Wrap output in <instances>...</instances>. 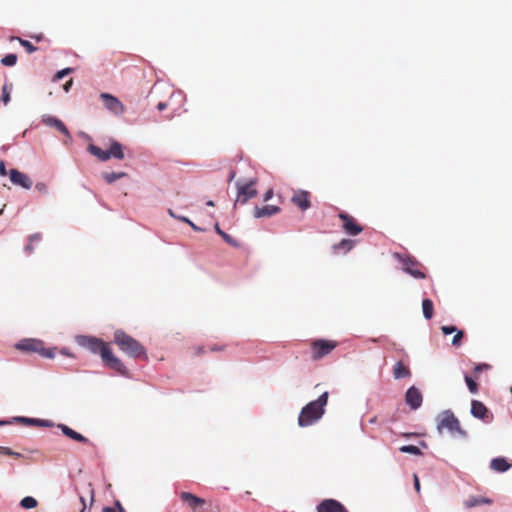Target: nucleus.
Listing matches in <instances>:
<instances>
[{
    "instance_id": "1",
    "label": "nucleus",
    "mask_w": 512,
    "mask_h": 512,
    "mask_svg": "<svg viewBox=\"0 0 512 512\" xmlns=\"http://www.w3.org/2000/svg\"><path fill=\"white\" fill-rule=\"evenodd\" d=\"M77 343L94 354L101 356L103 364L121 375L127 374V369L120 358L115 356L109 343L94 336L80 335L76 337Z\"/></svg>"
},
{
    "instance_id": "2",
    "label": "nucleus",
    "mask_w": 512,
    "mask_h": 512,
    "mask_svg": "<svg viewBox=\"0 0 512 512\" xmlns=\"http://www.w3.org/2000/svg\"><path fill=\"white\" fill-rule=\"evenodd\" d=\"M328 402V392L321 394L316 400L309 402L302 409L298 417V425L307 427L321 419Z\"/></svg>"
},
{
    "instance_id": "3",
    "label": "nucleus",
    "mask_w": 512,
    "mask_h": 512,
    "mask_svg": "<svg viewBox=\"0 0 512 512\" xmlns=\"http://www.w3.org/2000/svg\"><path fill=\"white\" fill-rule=\"evenodd\" d=\"M113 340L114 343L119 347V349L125 354H127L129 357L136 359L148 358L144 346L123 330H116L114 332Z\"/></svg>"
},
{
    "instance_id": "4",
    "label": "nucleus",
    "mask_w": 512,
    "mask_h": 512,
    "mask_svg": "<svg viewBox=\"0 0 512 512\" xmlns=\"http://www.w3.org/2000/svg\"><path fill=\"white\" fill-rule=\"evenodd\" d=\"M87 150L90 154L97 157L100 161H108L111 158L122 160L124 158L123 146L115 140H111L110 146L107 150H102L94 144H89Z\"/></svg>"
},
{
    "instance_id": "5",
    "label": "nucleus",
    "mask_w": 512,
    "mask_h": 512,
    "mask_svg": "<svg viewBox=\"0 0 512 512\" xmlns=\"http://www.w3.org/2000/svg\"><path fill=\"white\" fill-rule=\"evenodd\" d=\"M437 429L440 433L446 429L454 437L465 438L467 436V432L461 428L458 418L450 410H446L440 415Z\"/></svg>"
},
{
    "instance_id": "6",
    "label": "nucleus",
    "mask_w": 512,
    "mask_h": 512,
    "mask_svg": "<svg viewBox=\"0 0 512 512\" xmlns=\"http://www.w3.org/2000/svg\"><path fill=\"white\" fill-rule=\"evenodd\" d=\"M15 347L23 352L38 353L45 358H53L55 356L54 350L45 348L44 343L38 339H23Z\"/></svg>"
},
{
    "instance_id": "7",
    "label": "nucleus",
    "mask_w": 512,
    "mask_h": 512,
    "mask_svg": "<svg viewBox=\"0 0 512 512\" xmlns=\"http://www.w3.org/2000/svg\"><path fill=\"white\" fill-rule=\"evenodd\" d=\"M338 342L335 340L315 339L310 343L312 360H319L329 355L336 347Z\"/></svg>"
},
{
    "instance_id": "8",
    "label": "nucleus",
    "mask_w": 512,
    "mask_h": 512,
    "mask_svg": "<svg viewBox=\"0 0 512 512\" xmlns=\"http://www.w3.org/2000/svg\"><path fill=\"white\" fill-rule=\"evenodd\" d=\"M257 181L255 179L250 180L248 183H241L237 182V197L235 200L234 205H244L246 204L250 199L257 196L258 192L255 188Z\"/></svg>"
},
{
    "instance_id": "9",
    "label": "nucleus",
    "mask_w": 512,
    "mask_h": 512,
    "mask_svg": "<svg viewBox=\"0 0 512 512\" xmlns=\"http://www.w3.org/2000/svg\"><path fill=\"white\" fill-rule=\"evenodd\" d=\"M394 257L402 264L403 270L416 279H424L425 273L422 272V265L414 258L405 256L400 253H395Z\"/></svg>"
},
{
    "instance_id": "10",
    "label": "nucleus",
    "mask_w": 512,
    "mask_h": 512,
    "mask_svg": "<svg viewBox=\"0 0 512 512\" xmlns=\"http://www.w3.org/2000/svg\"><path fill=\"white\" fill-rule=\"evenodd\" d=\"M338 217L342 221V228L346 234L356 236L363 231V227L349 214L341 212Z\"/></svg>"
},
{
    "instance_id": "11",
    "label": "nucleus",
    "mask_w": 512,
    "mask_h": 512,
    "mask_svg": "<svg viewBox=\"0 0 512 512\" xmlns=\"http://www.w3.org/2000/svg\"><path fill=\"white\" fill-rule=\"evenodd\" d=\"M100 98L104 103V106L107 110L113 113L116 116H120L124 113L125 107L121 103V101L115 96L109 93H101Z\"/></svg>"
},
{
    "instance_id": "12",
    "label": "nucleus",
    "mask_w": 512,
    "mask_h": 512,
    "mask_svg": "<svg viewBox=\"0 0 512 512\" xmlns=\"http://www.w3.org/2000/svg\"><path fill=\"white\" fill-rule=\"evenodd\" d=\"M317 512H349L347 508L335 499H324L317 508Z\"/></svg>"
},
{
    "instance_id": "13",
    "label": "nucleus",
    "mask_w": 512,
    "mask_h": 512,
    "mask_svg": "<svg viewBox=\"0 0 512 512\" xmlns=\"http://www.w3.org/2000/svg\"><path fill=\"white\" fill-rule=\"evenodd\" d=\"M42 122L45 125H47V126L54 127L59 132L64 134L65 137L67 138L65 143H67V141H71L72 140V137H71V134H70L69 130L67 129L65 124L60 119H58V118H56L54 116H50V115H43L42 116Z\"/></svg>"
},
{
    "instance_id": "14",
    "label": "nucleus",
    "mask_w": 512,
    "mask_h": 512,
    "mask_svg": "<svg viewBox=\"0 0 512 512\" xmlns=\"http://www.w3.org/2000/svg\"><path fill=\"white\" fill-rule=\"evenodd\" d=\"M405 401L411 409L416 410L422 405L423 395L417 387L411 386L406 391Z\"/></svg>"
},
{
    "instance_id": "15",
    "label": "nucleus",
    "mask_w": 512,
    "mask_h": 512,
    "mask_svg": "<svg viewBox=\"0 0 512 512\" xmlns=\"http://www.w3.org/2000/svg\"><path fill=\"white\" fill-rule=\"evenodd\" d=\"M310 196L311 194L308 191L297 190L293 193L291 201L295 206L305 211L311 207Z\"/></svg>"
},
{
    "instance_id": "16",
    "label": "nucleus",
    "mask_w": 512,
    "mask_h": 512,
    "mask_svg": "<svg viewBox=\"0 0 512 512\" xmlns=\"http://www.w3.org/2000/svg\"><path fill=\"white\" fill-rule=\"evenodd\" d=\"M9 177L14 185L21 186L25 189H30L32 187V180L29 176L17 169H11L9 171Z\"/></svg>"
},
{
    "instance_id": "17",
    "label": "nucleus",
    "mask_w": 512,
    "mask_h": 512,
    "mask_svg": "<svg viewBox=\"0 0 512 512\" xmlns=\"http://www.w3.org/2000/svg\"><path fill=\"white\" fill-rule=\"evenodd\" d=\"M179 497L184 504L195 512L205 504V500L203 498H200L190 492H181Z\"/></svg>"
},
{
    "instance_id": "18",
    "label": "nucleus",
    "mask_w": 512,
    "mask_h": 512,
    "mask_svg": "<svg viewBox=\"0 0 512 512\" xmlns=\"http://www.w3.org/2000/svg\"><path fill=\"white\" fill-rule=\"evenodd\" d=\"M471 414L475 418H479V419L485 420L486 418H488L489 411H488L487 407L481 401L472 400V402H471Z\"/></svg>"
},
{
    "instance_id": "19",
    "label": "nucleus",
    "mask_w": 512,
    "mask_h": 512,
    "mask_svg": "<svg viewBox=\"0 0 512 512\" xmlns=\"http://www.w3.org/2000/svg\"><path fill=\"white\" fill-rule=\"evenodd\" d=\"M58 428L61 429L62 433L65 436L69 437L70 439H72L74 441L82 442V443H89V439L88 438L84 437L82 434L76 432L75 430H73L72 428L68 427L67 425L59 424Z\"/></svg>"
},
{
    "instance_id": "20",
    "label": "nucleus",
    "mask_w": 512,
    "mask_h": 512,
    "mask_svg": "<svg viewBox=\"0 0 512 512\" xmlns=\"http://www.w3.org/2000/svg\"><path fill=\"white\" fill-rule=\"evenodd\" d=\"M279 211H280V208L275 205H266L263 207H256L254 209V217L255 218L269 217V216L277 214Z\"/></svg>"
},
{
    "instance_id": "21",
    "label": "nucleus",
    "mask_w": 512,
    "mask_h": 512,
    "mask_svg": "<svg viewBox=\"0 0 512 512\" xmlns=\"http://www.w3.org/2000/svg\"><path fill=\"white\" fill-rule=\"evenodd\" d=\"M490 468L496 472L503 473L511 468V464L504 457H497L491 460Z\"/></svg>"
},
{
    "instance_id": "22",
    "label": "nucleus",
    "mask_w": 512,
    "mask_h": 512,
    "mask_svg": "<svg viewBox=\"0 0 512 512\" xmlns=\"http://www.w3.org/2000/svg\"><path fill=\"white\" fill-rule=\"evenodd\" d=\"M493 501L490 498L484 497V496H471L467 500L464 501V506L467 509L483 505V504H492Z\"/></svg>"
},
{
    "instance_id": "23",
    "label": "nucleus",
    "mask_w": 512,
    "mask_h": 512,
    "mask_svg": "<svg viewBox=\"0 0 512 512\" xmlns=\"http://www.w3.org/2000/svg\"><path fill=\"white\" fill-rule=\"evenodd\" d=\"M411 375L410 369L402 362L398 361L393 367V376L395 379L406 378Z\"/></svg>"
},
{
    "instance_id": "24",
    "label": "nucleus",
    "mask_w": 512,
    "mask_h": 512,
    "mask_svg": "<svg viewBox=\"0 0 512 512\" xmlns=\"http://www.w3.org/2000/svg\"><path fill=\"white\" fill-rule=\"evenodd\" d=\"M127 176L126 172H105L102 174L103 179L108 184H112L116 180H119L121 178H124Z\"/></svg>"
},
{
    "instance_id": "25",
    "label": "nucleus",
    "mask_w": 512,
    "mask_h": 512,
    "mask_svg": "<svg viewBox=\"0 0 512 512\" xmlns=\"http://www.w3.org/2000/svg\"><path fill=\"white\" fill-rule=\"evenodd\" d=\"M423 315L427 320H430L434 314L433 302L430 299H424L422 301Z\"/></svg>"
},
{
    "instance_id": "26",
    "label": "nucleus",
    "mask_w": 512,
    "mask_h": 512,
    "mask_svg": "<svg viewBox=\"0 0 512 512\" xmlns=\"http://www.w3.org/2000/svg\"><path fill=\"white\" fill-rule=\"evenodd\" d=\"M215 231L223 238V240L233 247H238L239 243L226 232L222 231L218 224H215Z\"/></svg>"
},
{
    "instance_id": "27",
    "label": "nucleus",
    "mask_w": 512,
    "mask_h": 512,
    "mask_svg": "<svg viewBox=\"0 0 512 512\" xmlns=\"http://www.w3.org/2000/svg\"><path fill=\"white\" fill-rule=\"evenodd\" d=\"M41 238H42V236H41V234H40V233H35V234L30 235V236H29V239H28V240H29V242H28V244L25 246V252H26L27 254H31V253H33V251H34L33 244H34V243H38V242H40Z\"/></svg>"
},
{
    "instance_id": "28",
    "label": "nucleus",
    "mask_w": 512,
    "mask_h": 512,
    "mask_svg": "<svg viewBox=\"0 0 512 512\" xmlns=\"http://www.w3.org/2000/svg\"><path fill=\"white\" fill-rule=\"evenodd\" d=\"M13 89L12 83H5L2 87V95L1 101L4 105H7L10 102V94Z\"/></svg>"
},
{
    "instance_id": "29",
    "label": "nucleus",
    "mask_w": 512,
    "mask_h": 512,
    "mask_svg": "<svg viewBox=\"0 0 512 512\" xmlns=\"http://www.w3.org/2000/svg\"><path fill=\"white\" fill-rule=\"evenodd\" d=\"M354 247V241L350 239H342L338 244L334 246L335 250L343 249L349 251Z\"/></svg>"
},
{
    "instance_id": "30",
    "label": "nucleus",
    "mask_w": 512,
    "mask_h": 512,
    "mask_svg": "<svg viewBox=\"0 0 512 512\" xmlns=\"http://www.w3.org/2000/svg\"><path fill=\"white\" fill-rule=\"evenodd\" d=\"M20 505L25 509H32L37 506V501L35 498L27 496L21 500Z\"/></svg>"
},
{
    "instance_id": "31",
    "label": "nucleus",
    "mask_w": 512,
    "mask_h": 512,
    "mask_svg": "<svg viewBox=\"0 0 512 512\" xmlns=\"http://www.w3.org/2000/svg\"><path fill=\"white\" fill-rule=\"evenodd\" d=\"M399 450L403 453H409V454H413V455H422V451L417 446H414V445H404V446H401Z\"/></svg>"
},
{
    "instance_id": "32",
    "label": "nucleus",
    "mask_w": 512,
    "mask_h": 512,
    "mask_svg": "<svg viewBox=\"0 0 512 512\" xmlns=\"http://www.w3.org/2000/svg\"><path fill=\"white\" fill-rule=\"evenodd\" d=\"M16 54H7L1 59V64L4 66H14L17 62Z\"/></svg>"
},
{
    "instance_id": "33",
    "label": "nucleus",
    "mask_w": 512,
    "mask_h": 512,
    "mask_svg": "<svg viewBox=\"0 0 512 512\" xmlns=\"http://www.w3.org/2000/svg\"><path fill=\"white\" fill-rule=\"evenodd\" d=\"M12 39H17L21 46H23L28 53H33L37 50V47H35L31 42L21 39L19 37H13Z\"/></svg>"
},
{
    "instance_id": "34",
    "label": "nucleus",
    "mask_w": 512,
    "mask_h": 512,
    "mask_svg": "<svg viewBox=\"0 0 512 512\" xmlns=\"http://www.w3.org/2000/svg\"><path fill=\"white\" fill-rule=\"evenodd\" d=\"M465 382L467 384V387H468L469 391L472 394H476L478 392V384L476 383V381L472 377L466 375L465 376Z\"/></svg>"
},
{
    "instance_id": "35",
    "label": "nucleus",
    "mask_w": 512,
    "mask_h": 512,
    "mask_svg": "<svg viewBox=\"0 0 512 512\" xmlns=\"http://www.w3.org/2000/svg\"><path fill=\"white\" fill-rule=\"evenodd\" d=\"M0 454L1 455H6V456H13L15 458H21L22 457L21 453L14 452L10 448L4 447V446H0Z\"/></svg>"
},
{
    "instance_id": "36",
    "label": "nucleus",
    "mask_w": 512,
    "mask_h": 512,
    "mask_svg": "<svg viewBox=\"0 0 512 512\" xmlns=\"http://www.w3.org/2000/svg\"><path fill=\"white\" fill-rule=\"evenodd\" d=\"M102 512H126L119 501L115 502V507H104Z\"/></svg>"
},
{
    "instance_id": "37",
    "label": "nucleus",
    "mask_w": 512,
    "mask_h": 512,
    "mask_svg": "<svg viewBox=\"0 0 512 512\" xmlns=\"http://www.w3.org/2000/svg\"><path fill=\"white\" fill-rule=\"evenodd\" d=\"M463 336H464L463 331H460V330H459V331H457V332H456V334H455V336H454V337H453V339H452V345H453V346H457V347H458V346H460V344H461V339L463 338Z\"/></svg>"
},
{
    "instance_id": "38",
    "label": "nucleus",
    "mask_w": 512,
    "mask_h": 512,
    "mask_svg": "<svg viewBox=\"0 0 512 512\" xmlns=\"http://www.w3.org/2000/svg\"><path fill=\"white\" fill-rule=\"evenodd\" d=\"M35 189L41 193V194H47L48 193V186L43 182H38L35 185Z\"/></svg>"
},
{
    "instance_id": "39",
    "label": "nucleus",
    "mask_w": 512,
    "mask_h": 512,
    "mask_svg": "<svg viewBox=\"0 0 512 512\" xmlns=\"http://www.w3.org/2000/svg\"><path fill=\"white\" fill-rule=\"evenodd\" d=\"M72 72V69L71 68H66V69H63L61 71H58L55 76H54V81L56 80H59L61 78H63L65 75L69 74Z\"/></svg>"
},
{
    "instance_id": "40",
    "label": "nucleus",
    "mask_w": 512,
    "mask_h": 512,
    "mask_svg": "<svg viewBox=\"0 0 512 512\" xmlns=\"http://www.w3.org/2000/svg\"><path fill=\"white\" fill-rule=\"evenodd\" d=\"M178 219L182 222H185L187 223L188 225L191 226V228L194 230V231H202V229L198 226H196L192 221H190L187 217H178Z\"/></svg>"
},
{
    "instance_id": "41",
    "label": "nucleus",
    "mask_w": 512,
    "mask_h": 512,
    "mask_svg": "<svg viewBox=\"0 0 512 512\" xmlns=\"http://www.w3.org/2000/svg\"><path fill=\"white\" fill-rule=\"evenodd\" d=\"M441 330L443 334L448 335L459 331L456 326H442Z\"/></svg>"
},
{
    "instance_id": "42",
    "label": "nucleus",
    "mask_w": 512,
    "mask_h": 512,
    "mask_svg": "<svg viewBox=\"0 0 512 512\" xmlns=\"http://www.w3.org/2000/svg\"><path fill=\"white\" fill-rule=\"evenodd\" d=\"M20 421L26 422L28 424L32 425H42L43 421L39 419H32V418H19Z\"/></svg>"
},
{
    "instance_id": "43",
    "label": "nucleus",
    "mask_w": 512,
    "mask_h": 512,
    "mask_svg": "<svg viewBox=\"0 0 512 512\" xmlns=\"http://www.w3.org/2000/svg\"><path fill=\"white\" fill-rule=\"evenodd\" d=\"M490 368V365L489 364H486V363H481V364H477L475 367H474V373L475 374H478L480 373L482 370H487Z\"/></svg>"
},
{
    "instance_id": "44",
    "label": "nucleus",
    "mask_w": 512,
    "mask_h": 512,
    "mask_svg": "<svg viewBox=\"0 0 512 512\" xmlns=\"http://www.w3.org/2000/svg\"><path fill=\"white\" fill-rule=\"evenodd\" d=\"M7 174H9V173L6 170V166H5L4 161H0V175L2 177H5Z\"/></svg>"
},
{
    "instance_id": "45",
    "label": "nucleus",
    "mask_w": 512,
    "mask_h": 512,
    "mask_svg": "<svg viewBox=\"0 0 512 512\" xmlns=\"http://www.w3.org/2000/svg\"><path fill=\"white\" fill-rule=\"evenodd\" d=\"M413 479H414V487H415V490L419 493L420 492V481H419V478L416 474L413 475Z\"/></svg>"
},
{
    "instance_id": "46",
    "label": "nucleus",
    "mask_w": 512,
    "mask_h": 512,
    "mask_svg": "<svg viewBox=\"0 0 512 512\" xmlns=\"http://www.w3.org/2000/svg\"><path fill=\"white\" fill-rule=\"evenodd\" d=\"M273 190L272 189H269L268 191H266V193L264 194V201L267 202L269 201L272 197H273Z\"/></svg>"
},
{
    "instance_id": "47",
    "label": "nucleus",
    "mask_w": 512,
    "mask_h": 512,
    "mask_svg": "<svg viewBox=\"0 0 512 512\" xmlns=\"http://www.w3.org/2000/svg\"><path fill=\"white\" fill-rule=\"evenodd\" d=\"M72 84H73V80H72V79L68 80V81L64 84V86H63L64 91H65V92H68V91L70 90V88H71Z\"/></svg>"
},
{
    "instance_id": "48",
    "label": "nucleus",
    "mask_w": 512,
    "mask_h": 512,
    "mask_svg": "<svg viewBox=\"0 0 512 512\" xmlns=\"http://www.w3.org/2000/svg\"><path fill=\"white\" fill-rule=\"evenodd\" d=\"M167 106H168V104L166 102H159L157 104V109L159 111H163V110H165L167 108Z\"/></svg>"
},
{
    "instance_id": "49",
    "label": "nucleus",
    "mask_w": 512,
    "mask_h": 512,
    "mask_svg": "<svg viewBox=\"0 0 512 512\" xmlns=\"http://www.w3.org/2000/svg\"><path fill=\"white\" fill-rule=\"evenodd\" d=\"M80 501L82 503V508L80 510V512H85V509H86V502H85V499L83 496H80Z\"/></svg>"
},
{
    "instance_id": "50",
    "label": "nucleus",
    "mask_w": 512,
    "mask_h": 512,
    "mask_svg": "<svg viewBox=\"0 0 512 512\" xmlns=\"http://www.w3.org/2000/svg\"><path fill=\"white\" fill-rule=\"evenodd\" d=\"M89 492H90V497H91L90 502L92 504L94 501V491H93V489H90Z\"/></svg>"
},
{
    "instance_id": "51",
    "label": "nucleus",
    "mask_w": 512,
    "mask_h": 512,
    "mask_svg": "<svg viewBox=\"0 0 512 512\" xmlns=\"http://www.w3.org/2000/svg\"><path fill=\"white\" fill-rule=\"evenodd\" d=\"M234 177H235V172L232 171L230 174V177H229V181H232Z\"/></svg>"
},
{
    "instance_id": "52",
    "label": "nucleus",
    "mask_w": 512,
    "mask_h": 512,
    "mask_svg": "<svg viewBox=\"0 0 512 512\" xmlns=\"http://www.w3.org/2000/svg\"><path fill=\"white\" fill-rule=\"evenodd\" d=\"M206 204H207L208 206H211V207H213V206L215 205V204H214V202H213L212 200L207 201V203H206Z\"/></svg>"
},
{
    "instance_id": "53",
    "label": "nucleus",
    "mask_w": 512,
    "mask_h": 512,
    "mask_svg": "<svg viewBox=\"0 0 512 512\" xmlns=\"http://www.w3.org/2000/svg\"><path fill=\"white\" fill-rule=\"evenodd\" d=\"M169 214H170L172 217L177 218V219H178V217H179V216H176V215L174 214V212H172V210H169Z\"/></svg>"
},
{
    "instance_id": "54",
    "label": "nucleus",
    "mask_w": 512,
    "mask_h": 512,
    "mask_svg": "<svg viewBox=\"0 0 512 512\" xmlns=\"http://www.w3.org/2000/svg\"><path fill=\"white\" fill-rule=\"evenodd\" d=\"M212 351H216V350H219V348H217L216 346L212 347L211 348Z\"/></svg>"
},
{
    "instance_id": "55",
    "label": "nucleus",
    "mask_w": 512,
    "mask_h": 512,
    "mask_svg": "<svg viewBox=\"0 0 512 512\" xmlns=\"http://www.w3.org/2000/svg\"><path fill=\"white\" fill-rule=\"evenodd\" d=\"M5 206H6V205H4L3 207H5ZM3 210H4V208H2V209L0 210V215H2Z\"/></svg>"
}]
</instances>
